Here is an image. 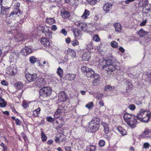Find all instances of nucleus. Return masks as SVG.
<instances>
[{"instance_id":"nucleus-1","label":"nucleus","mask_w":151,"mask_h":151,"mask_svg":"<svg viewBox=\"0 0 151 151\" xmlns=\"http://www.w3.org/2000/svg\"><path fill=\"white\" fill-rule=\"evenodd\" d=\"M151 117V112L149 110L141 109L137 114V116L128 113L124 114L123 119L127 125L132 128L136 127L137 119L140 122H147L150 121Z\"/></svg>"},{"instance_id":"nucleus-2","label":"nucleus","mask_w":151,"mask_h":151,"mask_svg":"<svg viewBox=\"0 0 151 151\" xmlns=\"http://www.w3.org/2000/svg\"><path fill=\"white\" fill-rule=\"evenodd\" d=\"M8 28L7 34L9 39L13 40L15 42H21L24 39V37L21 33H18L17 29L14 26H11L10 28Z\"/></svg>"},{"instance_id":"nucleus-3","label":"nucleus","mask_w":151,"mask_h":151,"mask_svg":"<svg viewBox=\"0 0 151 151\" xmlns=\"http://www.w3.org/2000/svg\"><path fill=\"white\" fill-rule=\"evenodd\" d=\"M100 119L97 118H93L89 122V126L87 130L89 133H95L100 127Z\"/></svg>"},{"instance_id":"nucleus-4","label":"nucleus","mask_w":151,"mask_h":151,"mask_svg":"<svg viewBox=\"0 0 151 151\" xmlns=\"http://www.w3.org/2000/svg\"><path fill=\"white\" fill-rule=\"evenodd\" d=\"M52 92L51 88L49 86L44 87L40 90V96L44 98L49 97Z\"/></svg>"},{"instance_id":"nucleus-5","label":"nucleus","mask_w":151,"mask_h":151,"mask_svg":"<svg viewBox=\"0 0 151 151\" xmlns=\"http://www.w3.org/2000/svg\"><path fill=\"white\" fill-rule=\"evenodd\" d=\"M54 124L56 125L55 129L58 130L61 128L63 125L64 124V121L62 119H60L59 117L56 118Z\"/></svg>"},{"instance_id":"nucleus-6","label":"nucleus","mask_w":151,"mask_h":151,"mask_svg":"<svg viewBox=\"0 0 151 151\" xmlns=\"http://www.w3.org/2000/svg\"><path fill=\"white\" fill-rule=\"evenodd\" d=\"M142 15L144 17H149L151 14V9L149 7H144L142 11Z\"/></svg>"},{"instance_id":"nucleus-7","label":"nucleus","mask_w":151,"mask_h":151,"mask_svg":"<svg viewBox=\"0 0 151 151\" xmlns=\"http://www.w3.org/2000/svg\"><path fill=\"white\" fill-rule=\"evenodd\" d=\"M25 77L27 81L30 82L34 81L37 78V75L36 73L31 74L27 73L25 74Z\"/></svg>"},{"instance_id":"nucleus-8","label":"nucleus","mask_w":151,"mask_h":151,"mask_svg":"<svg viewBox=\"0 0 151 151\" xmlns=\"http://www.w3.org/2000/svg\"><path fill=\"white\" fill-rule=\"evenodd\" d=\"M55 142L57 143H60L65 141V135L61 133H60L55 136Z\"/></svg>"},{"instance_id":"nucleus-9","label":"nucleus","mask_w":151,"mask_h":151,"mask_svg":"<svg viewBox=\"0 0 151 151\" xmlns=\"http://www.w3.org/2000/svg\"><path fill=\"white\" fill-rule=\"evenodd\" d=\"M113 5V4L110 3H106L103 6V9L106 13H109L112 9Z\"/></svg>"},{"instance_id":"nucleus-10","label":"nucleus","mask_w":151,"mask_h":151,"mask_svg":"<svg viewBox=\"0 0 151 151\" xmlns=\"http://www.w3.org/2000/svg\"><path fill=\"white\" fill-rule=\"evenodd\" d=\"M20 4L19 3H16L14 5V10L10 14V16H13L14 15H19L20 14V11L19 9Z\"/></svg>"},{"instance_id":"nucleus-11","label":"nucleus","mask_w":151,"mask_h":151,"mask_svg":"<svg viewBox=\"0 0 151 151\" xmlns=\"http://www.w3.org/2000/svg\"><path fill=\"white\" fill-rule=\"evenodd\" d=\"M32 52V49L27 46H25L21 50V54L24 56H27L30 54Z\"/></svg>"},{"instance_id":"nucleus-12","label":"nucleus","mask_w":151,"mask_h":151,"mask_svg":"<svg viewBox=\"0 0 151 151\" xmlns=\"http://www.w3.org/2000/svg\"><path fill=\"white\" fill-rule=\"evenodd\" d=\"M64 108V107L62 106H59L58 109L55 113L54 117L57 118L59 117L61 114L65 111Z\"/></svg>"},{"instance_id":"nucleus-13","label":"nucleus","mask_w":151,"mask_h":151,"mask_svg":"<svg viewBox=\"0 0 151 151\" xmlns=\"http://www.w3.org/2000/svg\"><path fill=\"white\" fill-rule=\"evenodd\" d=\"M68 98V96L65 91L61 92L58 96L59 100L62 102L66 101Z\"/></svg>"},{"instance_id":"nucleus-14","label":"nucleus","mask_w":151,"mask_h":151,"mask_svg":"<svg viewBox=\"0 0 151 151\" xmlns=\"http://www.w3.org/2000/svg\"><path fill=\"white\" fill-rule=\"evenodd\" d=\"M101 125L103 128V131L105 134H108L109 132V128L108 124L103 121L101 123Z\"/></svg>"},{"instance_id":"nucleus-15","label":"nucleus","mask_w":151,"mask_h":151,"mask_svg":"<svg viewBox=\"0 0 151 151\" xmlns=\"http://www.w3.org/2000/svg\"><path fill=\"white\" fill-rule=\"evenodd\" d=\"M61 15L62 18L64 19H69L70 17V12L65 10L61 11Z\"/></svg>"},{"instance_id":"nucleus-16","label":"nucleus","mask_w":151,"mask_h":151,"mask_svg":"<svg viewBox=\"0 0 151 151\" xmlns=\"http://www.w3.org/2000/svg\"><path fill=\"white\" fill-rule=\"evenodd\" d=\"M48 39H51L52 38V32L48 28H46L43 33Z\"/></svg>"},{"instance_id":"nucleus-17","label":"nucleus","mask_w":151,"mask_h":151,"mask_svg":"<svg viewBox=\"0 0 151 151\" xmlns=\"http://www.w3.org/2000/svg\"><path fill=\"white\" fill-rule=\"evenodd\" d=\"M47 38L43 37L41 38L40 40L41 43L45 47H48L50 45V42Z\"/></svg>"},{"instance_id":"nucleus-18","label":"nucleus","mask_w":151,"mask_h":151,"mask_svg":"<svg viewBox=\"0 0 151 151\" xmlns=\"http://www.w3.org/2000/svg\"><path fill=\"white\" fill-rule=\"evenodd\" d=\"M104 70L106 71L108 73L110 74L114 70V66L113 65L109 64L104 68Z\"/></svg>"},{"instance_id":"nucleus-19","label":"nucleus","mask_w":151,"mask_h":151,"mask_svg":"<svg viewBox=\"0 0 151 151\" xmlns=\"http://www.w3.org/2000/svg\"><path fill=\"white\" fill-rule=\"evenodd\" d=\"M77 26L78 27L81 28V29L83 31H85L86 30L87 27V24L83 22H77L76 24Z\"/></svg>"},{"instance_id":"nucleus-20","label":"nucleus","mask_w":151,"mask_h":151,"mask_svg":"<svg viewBox=\"0 0 151 151\" xmlns=\"http://www.w3.org/2000/svg\"><path fill=\"white\" fill-rule=\"evenodd\" d=\"M96 74V73H95L94 71L92 70L91 68H90L89 70H88L86 73H85V75L88 78H93L95 76V75Z\"/></svg>"},{"instance_id":"nucleus-21","label":"nucleus","mask_w":151,"mask_h":151,"mask_svg":"<svg viewBox=\"0 0 151 151\" xmlns=\"http://www.w3.org/2000/svg\"><path fill=\"white\" fill-rule=\"evenodd\" d=\"M91 55L90 52H87L84 53L82 56V59L83 60L88 61L91 58Z\"/></svg>"},{"instance_id":"nucleus-22","label":"nucleus","mask_w":151,"mask_h":151,"mask_svg":"<svg viewBox=\"0 0 151 151\" xmlns=\"http://www.w3.org/2000/svg\"><path fill=\"white\" fill-rule=\"evenodd\" d=\"M86 49L89 52H95L96 50V47L93 46L92 43L91 42L89 44H88L86 47Z\"/></svg>"},{"instance_id":"nucleus-23","label":"nucleus","mask_w":151,"mask_h":151,"mask_svg":"<svg viewBox=\"0 0 151 151\" xmlns=\"http://www.w3.org/2000/svg\"><path fill=\"white\" fill-rule=\"evenodd\" d=\"M16 69L13 67L10 66L8 67L6 70V73L10 75H13L14 74V72Z\"/></svg>"},{"instance_id":"nucleus-24","label":"nucleus","mask_w":151,"mask_h":151,"mask_svg":"<svg viewBox=\"0 0 151 151\" xmlns=\"http://www.w3.org/2000/svg\"><path fill=\"white\" fill-rule=\"evenodd\" d=\"M95 75V76L93 78L94 79L92 82V84L93 86H96L99 83L100 76L98 74H96Z\"/></svg>"},{"instance_id":"nucleus-25","label":"nucleus","mask_w":151,"mask_h":151,"mask_svg":"<svg viewBox=\"0 0 151 151\" xmlns=\"http://www.w3.org/2000/svg\"><path fill=\"white\" fill-rule=\"evenodd\" d=\"M137 33L140 37H145V36L147 35L149 32L145 31L143 29H141L137 32Z\"/></svg>"},{"instance_id":"nucleus-26","label":"nucleus","mask_w":151,"mask_h":151,"mask_svg":"<svg viewBox=\"0 0 151 151\" xmlns=\"http://www.w3.org/2000/svg\"><path fill=\"white\" fill-rule=\"evenodd\" d=\"M108 61H112V60L110 59L106 60L104 59L102 61L99 62V64L102 66L104 70V68H105L106 66H107L109 65V64L108 63Z\"/></svg>"},{"instance_id":"nucleus-27","label":"nucleus","mask_w":151,"mask_h":151,"mask_svg":"<svg viewBox=\"0 0 151 151\" xmlns=\"http://www.w3.org/2000/svg\"><path fill=\"white\" fill-rule=\"evenodd\" d=\"M45 22L48 24L52 25L56 23V21L54 18L48 17L46 18L45 21Z\"/></svg>"},{"instance_id":"nucleus-28","label":"nucleus","mask_w":151,"mask_h":151,"mask_svg":"<svg viewBox=\"0 0 151 151\" xmlns=\"http://www.w3.org/2000/svg\"><path fill=\"white\" fill-rule=\"evenodd\" d=\"M76 75L75 74L68 73L65 76L66 79L69 81L74 80L76 78Z\"/></svg>"},{"instance_id":"nucleus-29","label":"nucleus","mask_w":151,"mask_h":151,"mask_svg":"<svg viewBox=\"0 0 151 151\" xmlns=\"http://www.w3.org/2000/svg\"><path fill=\"white\" fill-rule=\"evenodd\" d=\"M126 84L127 86L126 89V92L128 93L130 91L132 88V84L129 81H127L126 82Z\"/></svg>"},{"instance_id":"nucleus-30","label":"nucleus","mask_w":151,"mask_h":151,"mask_svg":"<svg viewBox=\"0 0 151 151\" xmlns=\"http://www.w3.org/2000/svg\"><path fill=\"white\" fill-rule=\"evenodd\" d=\"M15 86L16 88L18 90L22 89L24 85L23 83L21 81H17L14 83Z\"/></svg>"},{"instance_id":"nucleus-31","label":"nucleus","mask_w":151,"mask_h":151,"mask_svg":"<svg viewBox=\"0 0 151 151\" xmlns=\"http://www.w3.org/2000/svg\"><path fill=\"white\" fill-rule=\"evenodd\" d=\"M113 26L114 27L116 32H119L121 31L122 29V26L120 23L115 22L113 24Z\"/></svg>"},{"instance_id":"nucleus-32","label":"nucleus","mask_w":151,"mask_h":151,"mask_svg":"<svg viewBox=\"0 0 151 151\" xmlns=\"http://www.w3.org/2000/svg\"><path fill=\"white\" fill-rule=\"evenodd\" d=\"M117 130L122 135H125L126 134L127 132L126 130L121 126L117 127Z\"/></svg>"},{"instance_id":"nucleus-33","label":"nucleus","mask_w":151,"mask_h":151,"mask_svg":"<svg viewBox=\"0 0 151 151\" xmlns=\"http://www.w3.org/2000/svg\"><path fill=\"white\" fill-rule=\"evenodd\" d=\"M143 135L144 138H148L151 137V132L148 130H145L144 131Z\"/></svg>"},{"instance_id":"nucleus-34","label":"nucleus","mask_w":151,"mask_h":151,"mask_svg":"<svg viewBox=\"0 0 151 151\" xmlns=\"http://www.w3.org/2000/svg\"><path fill=\"white\" fill-rule=\"evenodd\" d=\"M67 54L72 57H74L76 55L75 51L73 50L70 49H68L67 50Z\"/></svg>"},{"instance_id":"nucleus-35","label":"nucleus","mask_w":151,"mask_h":151,"mask_svg":"<svg viewBox=\"0 0 151 151\" xmlns=\"http://www.w3.org/2000/svg\"><path fill=\"white\" fill-rule=\"evenodd\" d=\"M38 83L40 86H45L46 84V81L43 78H40L38 80Z\"/></svg>"},{"instance_id":"nucleus-36","label":"nucleus","mask_w":151,"mask_h":151,"mask_svg":"<svg viewBox=\"0 0 151 151\" xmlns=\"http://www.w3.org/2000/svg\"><path fill=\"white\" fill-rule=\"evenodd\" d=\"M90 12L87 9H85L83 15L81 16V17L83 19H86L88 18Z\"/></svg>"},{"instance_id":"nucleus-37","label":"nucleus","mask_w":151,"mask_h":151,"mask_svg":"<svg viewBox=\"0 0 151 151\" xmlns=\"http://www.w3.org/2000/svg\"><path fill=\"white\" fill-rule=\"evenodd\" d=\"M40 108L39 107H38L37 109L33 111L32 115L35 117L38 116V114H40Z\"/></svg>"},{"instance_id":"nucleus-38","label":"nucleus","mask_w":151,"mask_h":151,"mask_svg":"<svg viewBox=\"0 0 151 151\" xmlns=\"http://www.w3.org/2000/svg\"><path fill=\"white\" fill-rule=\"evenodd\" d=\"M0 107L2 108L5 107L7 105L6 102L5 101L4 99H2L1 96H0Z\"/></svg>"},{"instance_id":"nucleus-39","label":"nucleus","mask_w":151,"mask_h":151,"mask_svg":"<svg viewBox=\"0 0 151 151\" xmlns=\"http://www.w3.org/2000/svg\"><path fill=\"white\" fill-rule=\"evenodd\" d=\"M96 147L95 145H90L87 146L86 149L87 151H95Z\"/></svg>"},{"instance_id":"nucleus-40","label":"nucleus","mask_w":151,"mask_h":151,"mask_svg":"<svg viewBox=\"0 0 151 151\" xmlns=\"http://www.w3.org/2000/svg\"><path fill=\"white\" fill-rule=\"evenodd\" d=\"M63 70L60 67H59L58 68L57 73L60 78H61L63 77Z\"/></svg>"},{"instance_id":"nucleus-41","label":"nucleus","mask_w":151,"mask_h":151,"mask_svg":"<svg viewBox=\"0 0 151 151\" xmlns=\"http://www.w3.org/2000/svg\"><path fill=\"white\" fill-rule=\"evenodd\" d=\"M73 32L75 38L79 36L81 33V31L77 29H74Z\"/></svg>"},{"instance_id":"nucleus-42","label":"nucleus","mask_w":151,"mask_h":151,"mask_svg":"<svg viewBox=\"0 0 151 151\" xmlns=\"http://www.w3.org/2000/svg\"><path fill=\"white\" fill-rule=\"evenodd\" d=\"M56 118H56V117H55L54 118H52V117L50 116H49L46 117V119L47 121L54 123Z\"/></svg>"},{"instance_id":"nucleus-43","label":"nucleus","mask_w":151,"mask_h":151,"mask_svg":"<svg viewBox=\"0 0 151 151\" xmlns=\"http://www.w3.org/2000/svg\"><path fill=\"white\" fill-rule=\"evenodd\" d=\"M78 0H69V3L70 5L75 6L77 5Z\"/></svg>"},{"instance_id":"nucleus-44","label":"nucleus","mask_w":151,"mask_h":151,"mask_svg":"<svg viewBox=\"0 0 151 151\" xmlns=\"http://www.w3.org/2000/svg\"><path fill=\"white\" fill-rule=\"evenodd\" d=\"M46 28L43 26L39 25L37 26V29L38 31H41L42 33L44 32Z\"/></svg>"},{"instance_id":"nucleus-45","label":"nucleus","mask_w":151,"mask_h":151,"mask_svg":"<svg viewBox=\"0 0 151 151\" xmlns=\"http://www.w3.org/2000/svg\"><path fill=\"white\" fill-rule=\"evenodd\" d=\"M9 9V8H5L2 6L1 8V13L2 14H6L7 11Z\"/></svg>"},{"instance_id":"nucleus-46","label":"nucleus","mask_w":151,"mask_h":151,"mask_svg":"<svg viewBox=\"0 0 151 151\" xmlns=\"http://www.w3.org/2000/svg\"><path fill=\"white\" fill-rule=\"evenodd\" d=\"M37 58L34 56H32L29 58V61L31 63L34 64L37 61Z\"/></svg>"},{"instance_id":"nucleus-47","label":"nucleus","mask_w":151,"mask_h":151,"mask_svg":"<svg viewBox=\"0 0 151 151\" xmlns=\"http://www.w3.org/2000/svg\"><path fill=\"white\" fill-rule=\"evenodd\" d=\"M41 138L42 141L43 142H45L47 140V137L45 135V134L43 132H41Z\"/></svg>"},{"instance_id":"nucleus-48","label":"nucleus","mask_w":151,"mask_h":151,"mask_svg":"<svg viewBox=\"0 0 151 151\" xmlns=\"http://www.w3.org/2000/svg\"><path fill=\"white\" fill-rule=\"evenodd\" d=\"M111 46L113 48H117L118 47V43L115 41H112L110 44Z\"/></svg>"},{"instance_id":"nucleus-49","label":"nucleus","mask_w":151,"mask_h":151,"mask_svg":"<svg viewBox=\"0 0 151 151\" xmlns=\"http://www.w3.org/2000/svg\"><path fill=\"white\" fill-rule=\"evenodd\" d=\"M89 68L86 66H83L81 68V69L82 72L85 74L88 70H89Z\"/></svg>"},{"instance_id":"nucleus-50","label":"nucleus","mask_w":151,"mask_h":151,"mask_svg":"<svg viewBox=\"0 0 151 151\" xmlns=\"http://www.w3.org/2000/svg\"><path fill=\"white\" fill-rule=\"evenodd\" d=\"M106 144L105 141L103 139H100L99 142V145L100 147H103Z\"/></svg>"},{"instance_id":"nucleus-51","label":"nucleus","mask_w":151,"mask_h":151,"mask_svg":"<svg viewBox=\"0 0 151 151\" xmlns=\"http://www.w3.org/2000/svg\"><path fill=\"white\" fill-rule=\"evenodd\" d=\"M93 40L96 42H99L100 40V39L98 34H95L94 35Z\"/></svg>"},{"instance_id":"nucleus-52","label":"nucleus","mask_w":151,"mask_h":151,"mask_svg":"<svg viewBox=\"0 0 151 151\" xmlns=\"http://www.w3.org/2000/svg\"><path fill=\"white\" fill-rule=\"evenodd\" d=\"M91 5H93L96 4L97 0H86Z\"/></svg>"},{"instance_id":"nucleus-53","label":"nucleus","mask_w":151,"mask_h":151,"mask_svg":"<svg viewBox=\"0 0 151 151\" xmlns=\"http://www.w3.org/2000/svg\"><path fill=\"white\" fill-rule=\"evenodd\" d=\"M103 96V94L99 93H97L96 96V98L98 100H101Z\"/></svg>"},{"instance_id":"nucleus-54","label":"nucleus","mask_w":151,"mask_h":151,"mask_svg":"<svg viewBox=\"0 0 151 151\" xmlns=\"http://www.w3.org/2000/svg\"><path fill=\"white\" fill-rule=\"evenodd\" d=\"M71 44L73 46H76L79 44V42L76 40H74L71 41Z\"/></svg>"},{"instance_id":"nucleus-55","label":"nucleus","mask_w":151,"mask_h":151,"mask_svg":"<svg viewBox=\"0 0 151 151\" xmlns=\"http://www.w3.org/2000/svg\"><path fill=\"white\" fill-rule=\"evenodd\" d=\"M146 1H144L142 2V5H141L140 2L139 3V4H140V6L142 8H143L144 7H147V2L148 1L147 0H145Z\"/></svg>"},{"instance_id":"nucleus-56","label":"nucleus","mask_w":151,"mask_h":151,"mask_svg":"<svg viewBox=\"0 0 151 151\" xmlns=\"http://www.w3.org/2000/svg\"><path fill=\"white\" fill-rule=\"evenodd\" d=\"M128 108L131 110L133 111L136 109L135 105L133 104H131L128 106Z\"/></svg>"},{"instance_id":"nucleus-57","label":"nucleus","mask_w":151,"mask_h":151,"mask_svg":"<svg viewBox=\"0 0 151 151\" xmlns=\"http://www.w3.org/2000/svg\"><path fill=\"white\" fill-rule=\"evenodd\" d=\"M93 102H89L88 104H86V106L87 108L88 109H90L91 107H92L93 106Z\"/></svg>"},{"instance_id":"nucleus-58","label":"nucleus","mask_w":151,"mask_h":151,"mask_svg":"<svg viewBox=\"0 0 151 151\" xmlns=\"http://www.w3.org/2000/svg\"><path fill=\"white\" fill-rule=\"evenodd\" d=\"M60 33L63 34L64 36H66L67 34V32L65 28H63L61 30Z\"/></svg>"},{"instance_id":"nucleus-59","label":"nucleus","mask_w":151,"mask_h":151,"mask_svg":"<svg viewBox=\"0 0 151 151\" xmlns=\"http://www.w3.org/2000/svg\"><path fill=\"white\" fill-rule=\"evenodd\" d=\"M112 89V87L109 85H107L106 86L105 88V90L106 91H110Z\"/></svg>"},{"instance_id":"nucleus-60","label":"nucleus","mask_w":151,"mask_h":151,"mask_svg":"<svg viewBox=\"0 0 151 151\" xmlns=\"http://www.w3.org/2000/svg\"><path fill=\"white\" fill-rule=\"evenodd\" d=\"M114 66V70H119L121 68V67L120 65H117L116 64L113 65Z\"/></svg>"},{"instance_id":"nucleus-61","label":"nucleus","mask_w":151,"mask_h":151,"mask_svg":"<svg viewBox=\"0 0 151 151\" xmlns=\"http://www.w3.org/2000/svg\"><path fill=\"white\" fill-rule=\"evenodd\" d=\"M22 136L24 141H26L27 139V137L26 134L23 132L22 133Z\"/></svg>"},{"instance_id":"nucleus-62","label":"nucleus","mask_w":151,"mask_h":151,"mask_svg":"<svg viewBox=\"0 0 151 151\" xmlns=\"http://www.w3.org/2000/svg\"><path fill=\"white\" fill-rule=\"evenodd\" d=\"M150 144L148 143L145 142L144 144L143 148L145 149H147L149 147Z\"/></svg>"},{"instance_id":"nucleus-63","label":"nucleus","mask_w":151,"mask_h":151,"mask_svg":"<svg viewBox=\"0 0 151 151\" xmlns=\"http://www.w3.org/2000/svg\"><path fill=\"white\" fill-rule=\"evenodd\" d=\"M147 22V19H146L145 20L143 21L140 24V25L141 26H144L145 25L146 23Z\"/></svg>"},{"instance_id":"nucleus-64","label":"nucleus","mask_w":151,"mask_h":151,"mask_svg":"<svg viewBox=\"0 0 151 151\" xmlns=\"http://www.w3.org/2000/svg\"><path fill=\"white\" fill-rule=\"evenodd\" d=\"M1 84L4 86H7L8 85V83L5 80H3L1 82Z\"/></svg>"}]
</instances>
